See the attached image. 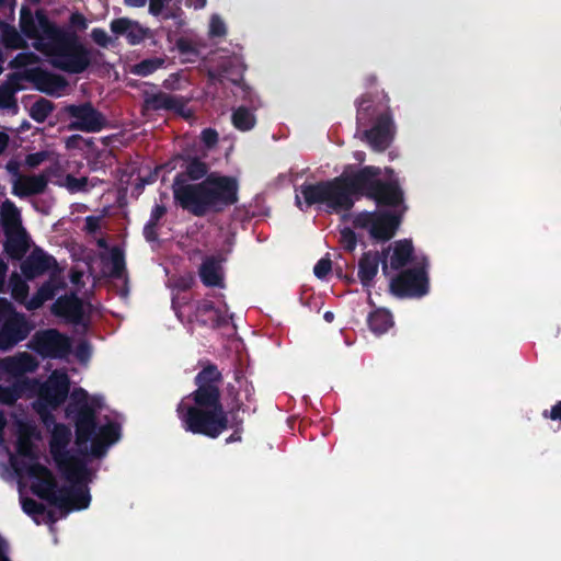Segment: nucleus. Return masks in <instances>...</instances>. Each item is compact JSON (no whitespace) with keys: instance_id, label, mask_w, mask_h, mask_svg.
Here are the masks:
<instances>
[{"instance_id":"obj_26","label":"nucleus","mask_w":561,"mask_h":561,"mask_svg":"<svg viewBox=\"0 0 561 561\" xmlns=\"http://www.w3.org/2000/svg\"><path fill=\"white\" fill-rule=\"evenodd\" d=\"M414 249L411 240L403 239L394 243L393 250L388 261V268L398 271L408 265L413 255Z\"/></svg>"},{"instance_id":"obj_5","label":"nucleus","mask_w":561,"mask_h":561,"mask_svg":"<svg viewBox=\"0 0 561 561\" xmlns=\"http://www.w3.org/2000/svg\"><path fill=\"white\" fill-rule=\"evenodd\" d=\"M351 172L316 183H302L296 194V206L304 210L314 205H323L328 214H348L355 205L351 193Z\"/></svg>"},{"instance_id":"obj_10","label":"nucleus","mask_w":561,"mask_h":561,"mask_svg":"<svg viewBox=\"0 0 561 561\" xmlns=\"http://www.w3.org/2000/svg\"><path fill=\"white\" fill-rule=\"evenodd\" d=\"M26 473L33 479L31 485L32 493L50 505L57 506L61 500L59 499L60 486L53 472L39 462H32L26 467Z\"/></svg>"},{"instance_id":"obj_36","label":"nucleus","mask_w":561,"mask_h":561,"mask_svg":"<svg viewBox=\"0 0 561 561\" xmlns=\"http://www.w3.org/2000/svg\"><path fill=\"white\" fill-rule=\"evenodd\" d=\"M112 268L110 276L121 279L126 272V262L124 251L118 247H113L110 252Z\"/></svg>"},{"instance_id":"obj_31","label":"nucleus","mask_w":561,"mask_h":561,"mask_svg":"<svg viewBox=\"0 0 561 561\" xmlns=\"http://www.w3.org/2000/svg\"><path fill=\"white\" fill-rule=\"evenodd\" d=\"M232 125L240 131H249L256 124V117L247 106H239L233 110L231 115Z\"/></svg>"},{"instance_id":"obj_50","label":"nucleus","mask_w":561,"mask_h":561,"mask_svg":"<svg viewBox=\"0 0 561 561\" xmlns=\"http://www.w3.org/2000/svg\"><path fill=\"white\" fill-rule=\"evenodd\" d=\"M35 60V55L33 53H19L11 61V68H21L25 67Z\"/></svg>"},{"instance_id":"obj_8","label":"nucleus","mask_w":561,"mask_h":561,"mask_svg":"<svg viewBox=\"0 0 561 561\" xmlns=\"http://www.w3.org/2000/svg\"><path fill=\"white\" fill-rule=\"evenodd\" d=\"M27 347L44 359H64L71 353L72 341L59 330L49 328L36 331Z\"/></svg>"},{"instance_id":"obj_1","label":"nucleus","mask_w":561,"mask_h":561,"mask_svg":"<svg viewBox=\"0 0 561 561\" xmlns=\"http://www.w3.org/2000/svg\"><path fill=\"white\" fill-rule=\"evenodd\" d=\"M96 398L89 402V394L83 388H76L70 394V402L66 408V415L75 423L76 445L78 454L67 449L71 440L70 428L62 424H55L49 440L50 455L65 479L79 478L87 471L84 459L89 454L94 458L106 455L108 446L121 438V425L108 422L99 425L96 420Z\"/></svg>"},{"instance_id":"obj_43","label":"nucleus","mask_w":561,"mask_h":561,"mask_svg":"<svg viewBox=\"0 0 561 561\" xmlns=\"http://www.w3.org/2000/svg\"><path fill=\"white\" fill-rule=\"evenodd\" d=\"M16 89L8 88L3 84L0 85V108H10L16 106L15 99Z\"/></svg>"},{"instance_id":"obj_12","label":"nucleus","mask_w":561,"mask_h":561,"mask_svg":"<svg viewBox=\"0 0 561 561\" xmlns=\"http://www.w3.org/2000/svg\"><path fill=\"white\" fill-rule=\"evenodd\" d=\"M70 380L67 374H51L39 387L35 404L60 408L69 397Z\"/></svg>"},{"instance_id":"obj_44","label":"nucleus","mask_w":561,"mask_h":561,"mask_svg":"<svg viewBox=\"0 0 561 561\" xmlns=\"http://www.w3.org/2000/svg\"><path fill=\"white\" fill-rule=\"evenodd\" d=\"M16 451L20 456L28 458L36 462L37 455L34 450V445L28 438H19L16 444Z\"/></svg>"},{"instance_id":"obj_6","label":"nucleus","mask_w":561,"mask_h":561,"mask_svg":"<svg viewBox=\"0 0 561 561\" xmlns=\"http://www.w3.org/2000/svg\"><path fill=\"white\" fill-rule=\"evenodd\" d=\"M379 167L365 165L351 172V193L355 202L362 197L379 207L396 209L404 203V192L397 179L383 180Z\"/></svg>"},{"instance_id":"obj_13","label":"nucleus","mask_w":561,"mask_h":561,"mask_svg":"<svg viewBox=\"0 0 561 561\" xmlns=\"http://www.w3.org/2000/svg\"><path fill=\"white\" fill-rule=\"evenodd\" d=\"M391 251V247L382 249L379 253L378 251H367L364 252L358 261V278L363 287L367 289L368 293V304L374 306L370 287L373 286L374 278L378 274L379 265L381 264V268L385 275L388 274V255Z\"/></svg>"},{"instance_id":"obj_14","label":"nucleus","mask_w":561,"mask_h":561,"mask_svg":"<svg viewBox=\"0 0 561 561\" xmlns=\"http://www.w3.org/2000/svg\"><path fill=\"white\" fill-rule=\"evenodd\" d=\"M385 111L377 115L374 126L365 131V137L376 151H385L392 142L394 123L389 107V98L385 94Z\"/></svg>"},{"instance_id":"obj_64","label":"nucleus","mask_w":561,"mask_h":561,"mask_svg":"<svg viewBox=\"0 0 561 561\" xmlns=\"http://www.w3.org/2000/svg\"><path fill=\"white\" fill-rule=\"evenodd\" d=\"M100 229V218L95 216H88L85 218V230L89 233H94Z\"/></svg>"},{"instance_id":"obj_40","label":"nucleus","mask_w":561,"mask_h":561,"mask_svg":"<svg viewBox=\"0 0 561 561\" xmlns=\"http://www.w3.org/2000/svg\"><path fill=\"white\" fill-rule=\"evenodd\" d=\"M24 388L19 385L0 386V403L4 405H13L23 393Z\"/></svg>"},{"instance_id":"obj_54","label":"nucleus","mask_w":561,"mask_h":561,"mask_svg":"<svg viewBox=\"0 0 561 561\" xmlns=\"http://www.w3.org/2000/svg\"><path fill=\"white\" fill-rule=\"evenodd\" d=\"M25 80V70L23 72H13L8 76V80L2 83L3 85L16 89V92L24 89L23 85H21L20 81Z\"/></svg>"},{"instance_id":"obj_15","label":"nucleus","mask_w":561,"mask_h":561,"mask_svg":"<svg viewBox=\"0 0 561 561\" xmlns=\"http://www.w3.org/2000/svg\"><path fill=\"white\" fill-rule=\"evenodd\" d=\"M32 330L33 325L24 313H13L0 327V352L13 350L15 345L27 339Z\"/></svg>"},{"instance_id":"obj_56","label":"nucleus","mask_w":561,"mask_h":561,"mask_svg":"<svg viewBox=\"0 0 561 561\" xmlns=\"http://www.w3.org/2000/svg\"><path fill=\"white\" fill-rule=\"evenodd\" d=\"M201 140L207 148H213L218 142V133L214 128L202 130Z\"/></svg>"},{"instance_id":"obj_28","label":"nucleus","mask_w":561,"mask_h":561,"mask_svg":"<svg viewBox=\"0 0 561 561\" xmlns=\"http://www.w3.org/2000/svg\"><path fill=\"white\" fill-rule=\"evenodd\" d=\"M168 209L162 204H156L151 211L150 217L147 224L144 227L142 234L147 242H156L158 241V227L160 225V220L167 215Z\"/></svg>"},{"instance_id":"obj_60","label":"nucleus","mask_w":561,"mask_h":561,"mask_svg":"<svg viewBox=\"0 0 561 561\" xmlns=\"http://www.w3.org/2000/svg\"><path fill=\"white\" fill-rule=\"evenodd\" d=\"M209 33L213 36H224L226 34L225 23L218 16L211 18Z\"/></svg>"},{"instance_id":"obj_17","label":"nucleus","mask_w":561,"mask_h":561,"mask_svg":"<svg viewBox=\"0 0 561 561\" xmlns=\"http://www.w3.org/2000/svg\"><path fill=\"white\" fill-rule=\"evenodd\" d=\"M190 321L208 329H218L228 323L224 312L211 300L202 299L192 304Z\"/></svg>"},{"instance_id":"obj_20","label":"nucleus","mask_w":561,"mask_h":561,"mask_svg":"<svg viewBox=\"0 0 561 561\" xmlns=\"http://www.w3.org/2000/svg\"><path fill=\"white\" fill-rule=\"evenodd\" d=\"M57 261L53 255L35 248L21 263L20 268L27 280H33L55 267Z\"/></svg>"},{"instance_id":"obj_55","label":"nucleus","mask_w":561,"mask_h":561,"mask_svg":"<svg viewBox=\"0 0 561 561\" xmlns=\"http://www.w3.org/2000/svg\"><path fill=\"white\" fill-rule=\"evenodd\" d=\"M48 157V153L46 151H38L34 153H28L25 157V165L28 168H36L41 163H43Z\"/></svg>"},{"instance_id":"obj_22","label":"nucleus","mask_w":561,"mask_h":561,"mask_svg":"<svg viewBox=\"0 0 561 561\" xmlns=\"http://www.w3.org/2000/svg\"><path fill=\"white\" fill-rule=\"evenodd\" d=\"M48 185V178L44 173L33 175H19L12 185V194L19 198H26L43 194Z\"/></svg>"},{"instance_id":"obj_19","label":"nucleus","mask_w":561,"mask_h":561,"mask_svg":"<svg viewBox=\"0 0 561 561\" xmlns=\"http://www.w3.org/2000/svg\"><path fill=\"white\" fill-rule=\"evenodd\" d=\"M111 31L116 35L126 37L127 43L131 46L139 45L145 39L154 37V32L142 26L139 22L128 18L114 19L110 24Z\"/></svg>"},{"instance_id":"obj_9","label":"nucleus","mask_w":561,"mask_h":561,"mask_svg":"<svg viewBox=\"0 0 561 561\" xmlns=\"http://www.w3.org/2000/svg\"><path fill=\"white\" fill-rule=\"evenodd\" d=\"M70 122L69 130H79L83 133H100L108 127V119L91 102L79 104H69L64 108Z\"/></svg>"},{"instance_id":"obj_38","label":"nucleus","mask_w":561,"mask_h":561,"mask_svg":"<svg viewBox=\"0 0 561 561\" xmlns=\"http://www.w3.org/2000/svg\"><path fill=\"white\" fill-rule=\"evenodd\" d=\"M356 106L357 122L368 121L375 114V108L373 106V99L370 94H363L359 99H357Z\"/></svg>"},{"instance_id":"obj_25","label":"nucleus","mask_w":561,"mask_h":561,"mask_svg":"<svg viewBox=\"0 0 561 561\" xmlns=\"http://www.w3.org/2000/svg\"><path fill=\"white\" fill-rule=\"evenodd\" d=\"M0 225L4 234L25 229L22 225V216L15 204L5 199L0 207Z\"/></svg>"},{"instance_id":"obj_30","label":"nucleus","mask_w":561,"mask_h":561,"mask_svg":"<svg viewBox=\"0 0 561 561\" xmlns=\"http://www.w3.org/2000/svg\"><path fill=\"white\" fill-rule=\"evenodd\" d=\"M26 37L22 32L10 24H1V42L7 49L27 48Z\"/></svg>"},{"instance_id":"obj_16","label":"nucleus","mask_w":561,"mask_h":561,"mask_svg":"<svg viewBox=\"0 0 561 561\" xmlns=\"http://www.w3.org/2000/svg\"><path fill=\"white\" fill-rule=\"evenodd\" d=\"M25 81L32 83L37 91L50 96H59L68 87V81L64 76L41 67L26 69Z\"/></svg>"},{"instance_id":"obj_52","label":"nucleus","mask_w":561,"mask_h":561,"mask_svg":"<svg viewBox=\"0 0 561 561\" xmlns=\"http://www.w3.org/2000/svg\"><path fill=\"white\" fill-rule=\"evenodd\" d=\"M57 287L54 285L51 280L44 282L37 289L38 296H41L44 301L51 300L56 295Z\"/></svg>"},{"instance_id":"obj_49","label":"nucleus","mask_w":561,"mask_h":561,"mask_svg":"<svg viewBox=\"0 0 561 561\" xmlns=\"http://www.w3.org/2000/svg\"><path fill=\"white\" fill-rule=\"evenodd\" d=\"M16 312L18 311L11 301L7 298L0 297V327L4 323L5 319H9Z\"/></svg>"},{"instance_id":"obj_27","label":"nucleus","mask_w":561,"mask_h":561,"mask_svg":"<svg viewBox=\"0 0 561 561\" xmlns=\"http://www.w3.org/2000/svg\"><path fill=\"white\" fill-rule=\"evenodd\" d=\"M199 277L207 287H222L220 267L214 257H207L199 267Z\"/></svg>"},{"instance_id":"obj_47","label":"nucleus","mask_w":561,"mask_h":561,"mask_svg":"<svg viewBox=\"0 0 561 561\" xmlns=\"http://www.w3.org/2000/svg\"><path fill=\"white\" fill-rule=\"evenodd\" d=\"M33 409L39 415L42 422L46 426H49L51 424H54V425L56 424L55 423L56 420H55V416H54L53 412L56 411L58 408H50V407L38 405V404L33 403Z\"/></svg>"},{"instance_id":"obj_35","label":"nucleus","mask_w":561,"mask_h":561,"mask_svg":"<svg viewBox=\"0 0 561 561\" xmlns=\"http://www.w3.org/2000/svg\"><path fill=\"white\" fill-rule=\"evenodd\" d=\"M55 108V104L45 99L39 98L30 108V116L36 123H44Z\"/></svg>"},{"instance_id":"obj_39","label":"nucleus","mask_w":561,"mask_h":561,"mask_svg":"<svg viewBox=\"0 0 561 561\" xmlns=\"http://www.w3.org/2000/svg\"><path fill=\"white\" fill-rule=\"evenodd\" d=\"M232 82L239 87L241 100L247 102L253 111L261 106L259 96L255 94L253 89L244 82L242 78L239 80H232Z\"/></svg>"},{"instance_id":"obj_48","label":"nucleus","mask_w":561,"mask_h":561,"mask_svg":"<svg viewBox=\"0 0 561 561\" xmlns=\"http://www.w3.org/2000/svg\"><path fill=\"white\" fill-rule=\"evenodd\" d=\"M331 270H332L331 260L329 257H322L314 265L313 273L318 278L323 279L329 275Z\"/></svg>"},{"instance_id":"obj_32","label":"nucleus","mask_w":561,"mask_h":561,"mask_svg":"<svg viewBox=\"0 0 561 561\" xmlns=\"http://www.w3.org/2000/svg\"><path fill=\"white\" fill-rule=\"evenodd\" d=\"M26 278L24 279L19 273L13 272L9 277V287L11 291V297L19 304L25 302L28 298L30 286L26 283Z\"/></svg>"},{"instance_id":"obj_45","label":"nucleus","mask_w":561,"mask_h":561,"mask_svg":"<svg viewBox=\"0 0 561 561\" xmlns=\"http://www.w3.org/2000/svg\"><path fill=\"white\" fill-rule=\"evenodd\" d=\"M341 242L347 252H353L357 245V237L353 229L346 227L341 230Z\"/></svg>"},{"instance_id":"obj_29","label":"nucleus","mask_w":561,"mask_h":561,"mask_svg":"<svg viewBox=\"0 0 561 561\" xmlns=\"http://www.w3.org/2000/svg\"><path fill=\"white\" fill-rule=\"evenodd\" d=\"M369 329L377 335L386 333L392 325V314L386 309H376L367 318Z\"/></svg>"},{"instance_id":"obj_11","label":"nucleus","mask_w":561,"mask_h":561,"mask_svg":"<svg viewBox=\"0 0 561 561\" xmlns=\"http://www.w3.org/2000/svg\"><path fill=\"white\" fill-rule=\"evenodd\" d=\"M90 474L89 468L87 471L75 479H66L71 484L62 485L59 489V499H61L57 507L70 511H80L89 507L91 502V495L88 489V477Z\"/></svg>"},{"instance_id":"obj_58","label":"nucleus","mask_w":561,"mask_h":561,"mask_svg":"<svg viewBox=\"0 0 561 561\" xmlns=\"http://www.w3.org/2000/svg\"><path fill=\"white\" fill-rule=\"evenodd\" d=\"M69 24L71 27L78 31H84L88 27V21L85 16L78 11L70 14Z\"/></svg>"},{"instance_id":"obj_57","label":"nucleus","mask_w":561,"mask_h":561,"mask_svg":"<svg viewBox=\"0 0 561 561\" xmlns=\"http://www.w3.org/2000/svg\"><path fill=\"white\" fill-rule=\"evenodd\" d=\"M171 0H149V13L153 16H159L168 9Z\"/></svg>"},{"instance_id":"obj_59","label":"nucleus","mask_w":561,"mask_h":561,"mask_svg":"<svg viewBox=\"0 0 561 561\" xmlns=\"http://www.w3.org/2000/svg\"><path fill=\"white\" fill-rule=\"evenodd\" d=\"M175 47L183 55L196 53L193 43L186 37H179L175 42Z\"/></svg>"},{"instance_id":"obj_46","label":"nucleus","mask_w":561,"mask_h":561,"mask_svg":"<svg viewBox=\"0 0 561 561\" xmlns=\"http://www.w3.org/2000/svg\"><path fill=\"white\" fill-rule=\"evenodd\" d=\"M75 356L81 364L88 363L92 356L91 344L87 340L80 341L75 348Z\"/></svg>"},{"instance_id":"obj_37","label":"nucleus","mask_w":561,"mask_h":561,"mask_svg":"<svg viewBox=\"0 0 561 561\" xmlns=\"http://www.w3.org/2000/svg\"><path fill=\"white\" fill-rule=\"evenodd\" d=\"M31 360V356L22 353L19 357H7L0 360V367L7 373L15 374L25 370V362Z\"/></svg>"},{"instance_id":"obj_63","label":"nucleus","mask_w":561,"mask_h":561,"mask_svg":"<svg viewBox=\"0 0 561 561\" xmlns=\"http://www.w3.org/2000/svg\"><path fill=\"white\" fill-rule=\"evenodd\" d=\"M15 0H0V13L4 18H12L14 15Z\"/></svg>"},{"instance_id":"obj_3","label":"nucleus","mask_w":561,"mask_h":561,"mask_svg":"<svg viewBox=\"0 0 561 561\" xmlns=\"http://www.w3.org/2000/svg\"><path fill=\"white\" fill-rule=\"evenodd\" d=\"M209 165L198 157H186L184 170L172 183L174 204L195 217L218 214L239 201L238 180L209 173Z\"/></svg>"},{"instance_id":"obj_24","label":"nucleus","mask_w":561,"mask_h":561,"mask_svg":"<svg viewBox=\"0 0 561 561\" xmlns=\"http://www.w3.org/2000/svg\"><path fill=\"white\" fill-rule=\"evenodd\" d=\"M4 236L3 250L5 254L13 261L23 260L31 248V239L27 231L23 229Z\"/></svg>"},{"instance_id":"obj_34","label":"nucleus","mask_w":561,"mask_h":561,"mask_svg":"<svg viewBox=\"0 0 561 561\" xmlns=\"http://www.w3.org/2000/svg\"><path fill=\"white\" fill-rule=\"evenodd\" d=\"M164 62L165 59L161 57L147 58L131 66L130 72L136 76L147 77L163 67Z\"/></svg>"},{"instance_id":"obj_53","label":"nucleus","mask_w":561,"mask_h":561,"mask_svg":"<svg viewBox=\"0 0 561 561\" xmlns=\"http://www.w3.org/2000/svg\"><path fill=\"white\" fill-rule=\"evenodd\" d=\"M84 144L85 147H91L93 145V140L90 138V139H84L81 135L79 134H75V135H71L69 136L67 139H66V148L67 149H76V148H80V144Z\"/></svg>"},{"instance_id":"obj_41","label":"nucleus","mask_w":561,"mask_h":561,"mask_svg":"<svg viewBox=\"0 0 561 561\" xmlns=\"http://www.w3.org/2000/svg\"><path fill=\"white\" fill-rule=\"evenodd\" d=\"M374 217H375V210L374 211H360L353 216L352 224L355 229H367L370 233V229H373L374 224Z\"/></svg>"},{"instance_id":"obj_21","label":"nucleus","mask_w":561,"mask_h":561,"mask_svg":"<svg viewBox=\"0 0 561 561\" xmlns=\"http://www.w3.org/2000/svg\"><path fill=\"white\" fill-rule=\"evenodd\" d=\"M401 224V214L396 210H375L370 237L378 241L390 240Z\"/></svg>"},{"instance_id":"obj_62","label":"nucleus","mask_w":561,"mask_h":561,"mask_svg":"<svg viewBox=\"0 0 561 561\" xmlns=\"http://www.w3.org/2000/svg\"><path fill=\"white\" fill-rule=\"evenodd\" d=\"M543 419L561 422V401L552 405L551 410H543L541 413Z\"/></svg>"},{"instance_id":"obj_51","label":"nucleus","mask_w":561,"mask_h":561,"mask_svg":"<svg viewBox=\"0 0 561 561\" xmlns=\"http://www.w3.org/2000/svg\"><path fill=\"white\" fill-rule=\"evenodd\" d=\"M91 38L96 45L103 48H106L111 43V37L101 27H95L91 31Z\"/></svg>"},{"instance_id":"obj_4","label":"nucleus","mask_w":561,"mask_h":561,"mask_svg":"<svg viewBox=\"0 0 561 561\" xmlns=\"http://www.w3.org/2000/svg\"><path fill=\"white\" fill-rule=\"evenodd\" d=\"M19 26L26 38L49 42L51 65L56 69L79 75L90 67L91 50L79 41L76 32L65 31L50 21L45 10L33 12L27 5H22Z\"/></svg>"},{"instance_id":"obj_18","label":"nucleus","mask_w":561,"mask_h":561,"mask_svg":"<svg viewBox=\"0 0 561 561\" xmlns=\"http://www.w3.org/2000/svg\"><path fill=\"white\" fill-rule=\"evenodd\" d=\"M55 317L62 318L73 325L84 324V309L82 300L75 294L58 297L50 308Z\"/></svg>"},{"instance_id":"obj_42","label":"nucleus","mask_w":561,"mask_h":561,"mask_svg":"<svg viewBox=\"0 0 561 561\" xmlns=\"http://www.w3.org/2000/svg\"><path fill=\"white\" fill-rule=\"evenodd\" d=\"M89 179L85 176L76 178L75 175L67 174L65 179V186L71 193L87 192Z\"/></svg>"},{"instance_id":"obj_61","label":"nucleus","mask_w":561,"mask_h":561,"mask_svg":"<svg viewBox=\"0 0 561 561\" xmlns=\"http://www.w3.org/2000/svg\"><path fill=\"white\" fill-rule=\"evenodd\" d=\"M45 304L44 299L38 296L36 291L30 299L27 298L22 305L28 310L34 311L39 309Z\"/></svg>"},{"instance_id":"obj_2","label":"nucleus","mask_w":561,"mask_h":561,"mask_svg":"<svg viewBox=\"0 0 561 561\" xmlns=\"http://www.w3.org/2000/svg\"><path fill=\"white\" fill-rule=\"evenodd\" d=\"M194 385L195 390L176 407L182 428L187 433L215 439L232 427L228 415L231 413L236 431L226 438V444L240 442L242 420L237 421L236 414L242 410L243 402L239 399V391L233 386L229 388L234 396L230 411H226L221 402L224 376L218 366L210 362L196 374Z\"/></svg>"},{"instance_id":"obj_7","label":"nucleus","mask_w":561,"mask_h":561,"mask_svg":"<svg viewBox=\"0 0 561 561\" xmlns=\"http://www.w3.org/2000/svg\"><path fill=\"white\" fill-rule=\"evenodd\" d=\"M427 262L400 272L390 282V291L399 298H421L428 293Z\"/></svg>"},{"instance_id":"obj_33","label":"nucleus","mask_w":561,"mask_h":561,"mask_svg":"<svg viewBox=\"0 0 561 561\" xmlns=\"http://www.w3.org/2000/svg\"><path fill=\"white\" fill-rule=\"evenodd\" d=\"M22 510L31 516L36 524H39L37 517L43 515H46L48 523H55L56 520L55 514L51 511H47L44 504L31 497H26L22 501Z\"/></svg>"},{"instance_id":"obj_23","label":"nucleus","mask_w":561,"mask_h":561,"mask_svg":"<svg viewBox=\"0 0 561 561\" xmlns=\"http://www.w3.org/2000/svg\"><path fill=\"white\" fill-rule=\"evenodd\" d=\"M144 107L150 111H173L183 114L185 101L182 96L172 95L165 92L145 93Z\"/></svg>"}]
</instances>
